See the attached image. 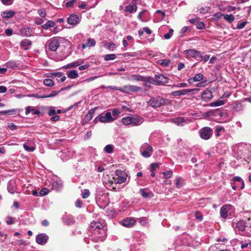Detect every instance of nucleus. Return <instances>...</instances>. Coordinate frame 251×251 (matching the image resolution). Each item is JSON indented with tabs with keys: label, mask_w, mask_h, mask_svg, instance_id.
I'll return each instance as SVG.
<instances>
[{
	"label": "nucleus",
	"mask_w": 251,
	"mask_h": 251,
	"mask_svg": "<svg viewBox=\"0 0 251 251\" xmlns=\"http://www.w3.org/2000/svg\"><path fill=\"white\" fill-rule=\"evenodd\" d=\"M172 104V101L168 99H165L160 96L151 97L148 101L149 106L153 108H158L163 105H168Z\"/></svg>",
	"instance_id": "obj_1"
},
{
	"label": "nucleus",
	"mask_w": 251,
	"mask_h": 251,
	"mask_svg": "<svg viewBox=\"0 0 251 251\" xmlns=\"http://www.w3.org/2000/svg\"><path fill=\"white\" fill-rule=\"evenodd\" d=\"M144 119L142 117L136 115L134 116H127L126 117H124L122 119V123L126 126H138L141 125Z\"/></svg>",
	"instance_id": "obj_2"
},
{
	"label": "nucleus",
	"mask_w": 251,
	"mask_h": 251,
	"mask_svg": "<svg viewBox=\"0 0 251 251\" xmlns=\"http://www.w3.org/2000/svg\"><path fill=\"white\" fill-rule=\"evenodd\" d=\"M101 224L99 222H93L91 223V227L92 230L94 231V234L98 238L97 241L101 240L102 234H105V231L103 228L101 227Z\"/></svg>",
	"instance_id": "obj_3"
},
{
	"label": "nucleus",
	"mask_w": 251,
	"mask_h": 251,
	"mask_svg": "<svg viewBox=\"0 0 251 251\" xmlns=\"http://www.w3.org/2000/svg\"><path fill=\"white\" fill-rule=\"evenodd\" d=\"M140 152L144 157L149 158L153 153V148L148 143H144L140 148Z\"/></svg>",
	"instance_id": "obj_4"
},
{
	"label": "nucleus",
	"mask_w": 251,
	"mask_h": 251,
	"mask_svg": "<svg viewBox=\"0 0 251 251\" xmlns=\"http://www.w3.org/2000/svg\"><path fill=\"white\" fill-rule=\"evenodd\" d=\"M115 176L114 177L115 182L117 184H121L126 181L127 175L126 172L120 170H116Z\"/></svg>",
	"instance_id": "obj_5"
},
{
	"label": "nucleus",
	"mask_w": 251,
	"mask_h": 251,
	"mask_svg": "<svg viewBox=\"0 0 251 251\" xmlns=\"http://www.w3.org/2000/svg\"><path fill=\"white\" fill-rule=\"evenodd\" d=\"M99 120L101 123H108L114 121L115 118L112 117L111 112H107L104 114H100L99 116L97 117L95 120Z\"/></svg>",
	"instance_id": "obj_6"
},
{
	"label": "nucleus",
	"mask_w": 251,
	"mask_h": 251,
	"mask_svg": "<svg viewBox=\"0 0 251 251\" xmlns=\"http://www.w3.org/2000/svg\"><path fill=\"white\" fill-rule=\"evenodd\" d=\"M119 91L126 93L131 92H137L142 90L141 87L135 85H126L122 87V88L118 89Z\"/></svg>",
	"instance_id": "obj_7"
},
{
	"label": "nucleus",
	"mask_w": 251,
	"mask_h": 251,
	"mask_svg": "<svg viewBox=\"0 0 251 251\" xmlns=\"http://www.w3.org/2000/svg\"><path fill=\"white\" fill-rule=\"evenodd\" d=\"M199 133L201 137L204 140L209 139L213 134L212 129L209 127H204L201 128Z\"/></svg>",
	"instance_id": "obj_8"
},
{
	"label": "nucleus",
	"mask_w": 251,
	"mask_h": 251,
	"mask_svg": "<svg viewBox=\"0 0 251 251\" xmlns=\"http://www.w3.org/2000/svg\"><path fill=\"white\" fill-rule=\"evenodd\" d=\"M49 50L51 51H55L60 47V43L57 38H52L47 43Z\"/></svg>",
	"instance_id": "obj_9"
},
{
	"label": "nucleus",
	"mask_w": 251,
	"mask_h": 251,
	"mask_svg": "<svg viewBox=\"0 0 251 251\" xmlns=\"http://www.w3.org/2000/svg\"><path fill=\"white\" fill-rule=\"evenodd\" d=\"M200 90L199 89H182L178 91H174L171 93V95L173 96H180L181 95H186L188 93L193 92V94H196Z\"/></svg>",
	"instance_id": "obj_10"
},
{
	"label": "nucleus",
	"mask_w": 251,
	"mask_h": 251,
	"mask_svg": "<svg viewBox=\"0 0 251 251\" xmlns=\"http://www.w3.org/2000/svg\"><path fill=\"white\" fill-rule=\"evenodd\" d=\"M184 54L187 58L193 57L198 58L199 57H202L201 52L194 49L184 50Z\"/></svg>",
	"instance_id": "obj_11"
},
{
	"label": "nucleus",
	"mask_w": 251,
	"mask_h": 251,
	"mask_svg": "<svg viewBox=\"0 0 251 251\" xmlns=\"http://www.w3.org/2000/svg\"><path fill=\"white\" fill-rule=\"evenodd\" d=\"M80 20L81 17L76 14H72L68 18L67 22L72 26H75L80 23Z\"/></svg>",
	"instance_id": "obj_12"
},
{
	"label": "nucleus",
	"mask_w": 251,
	"mask_h": 251,
	"mask_svg": "<svg viewBox=\"0 0 251 251\" xmlns=\"http://www.w3.org/2000/svg\"><path fill=\"white\" fill-rule=\"evenodd\" d=\"M49 239V237L45 233L39 234L36 236V241L41 245H45Z\"/></svg>",
	"instance_id": "obj_13"
},
{
	"label": "nucleus",
	"mask_w": 251,
	"mask_h": 251,
	"mask_svg": "<svg viewBox=\"0 0 251 251\" xmlns=\"http://www.w3.org/2000/svg\"><path fill=\"white\" fill-rule=\"evenodd\" d=\"M7 190L12 194L18 193L15 180L12 179L9 181L7 184Z\"/></svg>",
	"instance_id": "obj_14"
},
{
	"label": "nucleus",
	"mask_w": 251,
	"mask_h": 251,
	"mask_svg": "<svg viewBox=\"0 0 251 251\" xmlns=\"http://www.w3.org/2000/svg\"><path fill=\"white\" fill-rule=\"evenodd\" d=\"M155 78L157 83V85H165L169 82L168 77L161 74L155 75Z\"/></svg>",
	"instance_id": "obj_15"
},
{
	"label": "nucleus",
	"mask_w": 251,
	"mask_h": 251,
	"mask_svg": "<svg viewBox=\"0 0 251 251\" xmlns=\"http://www.w3.org/2000/svg\"><path fill=\"white\" fill-rule=\"evenodd\" d=\"M245 226L246 222L243 220H240L232 223V227L235 229H237L239 231H245Z\"/></svg>",
	"instance_id": "obj_16"
},
{
	"label": "nucleus",
	"mask_w": 251,
	"mask_h": 251,
	"mask_svg": "<svg viewBox=\"0 0 251 251\" xmlns=\"http://www.w3.org/2000/svg\"><path fill=\"white\" fill-rule=\"evenodd\" d=\"M201 96V99L205 101L210 100L213 97L211 91L208 89H206L203 91Z\"/></svg>",
	"instance_id": "obj_17"
},
{
	"label": "nucleus",
	"mask_w": 251,
	"mask_h": 251,
	"mask_svg": "<svg viewBox=\"0 0 251 251\" xmlns=\"http://www.w3.org/2000/svg\"><path fill=\"white\" fill-rule=\"evenodd\" d=\"M231 205L229 204H226L223 206L220 210L221 216L223 218H226L227 217V212L230 210Z\"/></svg>",
	"instance_id": "obj_18"
},
{
	"label": "nucleus",
	"mask_w": 251,
	"mask_h": 251,
	"mask_svg": "<svg viewBox=\"0 0 251 251\" xmlns=\"http://www.w3.org/2000/svg\"><path fill=\"white\" fill-rule=\"evenodd\" d=\"M141 195L145 199L151 198L153 197V194L151 191L148 189L142 188L139 190Z\"/></svg>",
	"instance_id": "obj_19"
},
{
	"label": "nucleus",
	"mask_w": 251,
	"mask_h": 251,
	"mask_svg": "<svg viewBox=\"0 0 251 251\" xmlns=\"http://www.w3.org/2000/svg\"><path fill=\"white\" fill-rule=\"evenodd\" d=\"M136 224V221L131 218L125 219L122 221V225L127 227H131Z\"/></svg>",
	"instance_id": "obj_20"
},
{
	"label": "nucleus",
	"mask_w": 251,
	"mask_h": 251,
	"mask_svg": "<svg viewBox=\"0 0 251 251\" xmlns=\"http://www.w3.org/2000/svg\"><path fill=\"white\" fill-rule=\"evenodd\" d=\"M126 79L133 81H144V76L139 75H132L130 76H128Z\"/></svg>",
	"instance_id": "obj_21"
},
{
	"label": "nucleus",
	"mask_w": 251,
	"mask_h": 251,
	"mask_svg": "<svg viewBox=\"0 0 251 251\" xmlns=\"http://www.w3.org/2000/svg\"><path fill=\"white\" fill-rule=\"evenodd\" d=\"M96 42L95 39L93 38H88L85 44H82V48L84 49L87 47H92L96 45Z\"/></svg>",
	"instance_id": "obj_22"
},
{
	"label": "nucleus",
	"mask_w": 251,
	"mask_h": 251,
	"mask_svg": "<svg viewBox=\"0 0 251 251\" xmlns=\"http://www.w3.org/2000/svg\"><path fill=\"white\" fill-rule=\"evenodd\" d=\"M203 78V75L201 73H199L197 74L194 77L189 78L188 81L189 83L192 84L194 82L199 81L202 80Z\"/></svg>",
	"instance_id": "obj_23"
},
{
	"label": "nucleus",
	"mask_w": 251,
	"mask_h": 251,
	"mask_svg": "<svg viewBox=\"0 0 251 251\" xmlns=\"http://www.w3.org/2000/svg\"><path fill=\"white\" fill-rule=\"evenodd\" d=\"M245 222H246L245 232L249 235H251V217L247 219Z\"/></svg>",
	"instance_id": "obj_24"
},
{
	"label": "nucleus",
	"mask_w": 251,
	"mask_h": 251,
	"mask_svg": "<svg viewBox=\"0 0 251 251\" xmlns=\"http://www.w3.org/2000/svg\"><path fill=\"white\" fill-rule=\"evenodd\" d=\"M15 14V12L13 10H6L3 11L1 16L4 18H10Z\"/></svg>",
	"instance_id": "obj_25"
},
{
	"label": "nucleus",
	"mask_w": 251,
	"mask_h": 251,
	"mask_svg": "<svg viewBox=\"0 0 251 251\" xmlns=\"http://www.w3.org/2000/svg\"><path fill=\"white\" fill-rule=\"evenodd\" d=\"M137 9V6L136 4H129L125 8V11L130 13H134Z\"/></svg>",
	"instance_id": "obj_26"
},
{
	"label": "nucleus",
	"mask_w": 251,
	"mask_h": 251,
	"mask_svg": "<svg viewBox=\"0 0 251 251\" xmlns=\"http://www.w3.org/2000/svg\"><path fill=\"white\" fill-rule=\"evenodd\" d=\"M21 34L24 36L26 37H29L31 36L32 32V30L29 28H23L21 29Z\"/></svg>",
	"instance_id": "obj_27"
},
{
	"label": "nucleus",
	"mask_w": 251,
	"mask_h": 251,
	"mask_svg": "<svg viewBox=\"0 0 251 251\" xmlns=\"http://www.w3.org/2000/svg\"><path fill=\"white\" fill-rule=\"evenodd\" d=\"M173 121L177 126H183L185 123L186 120L183 117H178L174 119Z\"/></svg>",
	"instance_id": "obj_28"
},
{
	"label": "nucleus",
	"mask_w": 251,
	"mask_h": 251,
	"mask_svg": "<svg viewBox=\"0 0 251 251\" xmlns=\"http://www.w3.org/2000/svg\"><path fill=\"white\" fill-rule=\"evenodd\" d=\"M67 76L69 78L75 79L78 76L77 72L76 70H72L67 73Z\"/></svg>",
	"instance_id": "obj_29"
},
{
	"label": "nucleus",
	"mask_w": 251,
	"mask_h": 251,
	"mask_svg": "<svg viewBox=\"0 0 251 251\" xmlns=\"http://www.w3.org/2000/svg\"><path fill=\"white\" fill-rule=\"evenodd\" d=\"M144 81H147L151 84L157 85V83L156 82V78H155V76L154 78L151 76H144Z\"/></svg>",
	"instance_id": "obj_30"
},
{
	"label": "nucleus",
	"mask_w": 251,
	"mask_h": 251,
	"mask_svg": "<svg viewBox=\"0 0 251 251\" xmlns=\"http://www.w3.org/2000/svg\"><path fill=\"white\" fill-rule=\"evenodd\" d=\"M62 187V183L58 181H54L52 183V188L56 191L60 190Z\"/></svg>",
	"instance_id": "obj_31"
},
{
	"label": "nucleus",
	"mask_w": 251,
	"mask_h": 251,
	"mask_svg": "<svg viewBox=\"0 0 251 251\" xmlns=\"http://www.w3.org/2000/svg\"><path fill=\"white\" fill-rule=\"evenodd\" d=\"M64 222L67 225H70L74 222V218L70 215H66L63 217Z\"/></svg>",
	"instance_id": "obj_32"
},
{
	"label": "nucleus",
	"mask_w": 251,
	"mask_h": 251,
	"mask_svg": "<svg viewBox=\"0 0 251 251\" xmlns=\"http://www.w3.org/2000/svg\"><path fill=\"white\" fill-rule=\"evenodd\" d=\"M175 184L177 188H180L184 184V180L181 177H177L175 180Z\"/></svg>",
	"instance_id": "obj_33"
},
{
	"label": "nucleus",
	"mask_w": 251,
	"mask_h": 251,
	"mask_svg": "<svg viewBox=\"0 0 251 251\" xmlns=\"http://www.w3.org/2000/svg\"><path fill=\"white\" fill-rule=\"evenodd\" d=\"M31 44V42L28 39L24 40L21 43V46L25 47L26 50L27 49L28 47L30 46Z\"/></svg>",
	"instance_id": "obj_34"
},
{
	"label": "nucleus",
	"mask_w": 251,
	"mask_h": 251,
	"mask_svg": "<svg viewBox=\"0 0 251 251\" xmlns=\"http://www.w3.org/2000/svg\"><path fill=\"white\" fill-rule=\"evenodd\" d=\"M43 83L44 85L47 87H52L54 84V81L50 78H46L44 80Z\"/></svg>",
	"instance_id": "obj_35"
},
{
	"label": "nucleus",
	"mask_w": 251,
	"mask_h": 251,
	"mask_svg": "<svg viewBox=\"0 0 251 251\" xmlns=\"http://www.w3.org/2000/svg\"><path fill=\"white\" fill-rule=\"evenodd\" d=\"M55 25V23L52 21H48L46 24L42 25L43 28L48 29L49 27H53Z\"/></svg>",
	"instance_id": "obj_36"
},
{
	"label": "nucleus",
	"mask_w": 251,
	"mask_h": 251,
	"mask_svg": "<svg viewBox=\"0 0 251 251\" xmlns=\"http://www.w3.org/2000/svg\"><path fill=\"white\" fill-rule=\"evenodd\" d=\"M225 104V101L223 100H218L210 103L212 107H217L223 105Z\"/></svg>",
	"instance_id": "obj_37"
},
{
	"label": "nucleus",
	"mask_w": 251,
	"mask_h": 251,
	"mask_svg": "<svg viewBox=\"0 0 251 251\" xmlns=\"http://www.w3.org/2000/svg\"><path fill=\"white\" fill-rule=\"evenodd\" d=\"M114 151V146L111 144L106 145L104 148V151L108 153H111Z\"/></svg>",
	"instance_id": "obj_38"
},
{
	"label": "nucleus",
	"mask_w": 251,
	"mask_h": 251,
	"mask_svg": "<svg viewBox=\"0 0 251 251\" xmlns=\"http://www.w3.org/2000/svg\"><path fill=\"white\" fill-rule=\"evenodd\" d=\"M224 18L227 21V22L229 23H231L233 22L235 18L233 15L230 14V15H225L224 16Z\"/></svg>",
	"instance_id": "obj_39"
},
{
	"label": "nucleus",
	"mask_w": 251,
	"mask_h": 251,
	"mask_svg": "<svg viewBox=\"0 0 251 251\" xmlns=\"http://www.w3.org/2000/svg\"><path fill=\"white\" fill-rule=\"evenodd\" d=\"M159 62L160 65L164 67L168 66L171 62L170 60L169 59H162L159 60Z\"/></svg>",
	"instance_id": "obj_40"
},
{
	"label": "nucleus",
	"mask_w": 251,
	"mask_h": 251,
	"mask_svg": "<svg viewBox=\"0 0 251 251\" xmlns=\"http://www.w3.org/2000/svg\"><path fill=\"white\" fill-rule=\"evenodd\" d=\"M48 109H49V112L48 114L50 116H52L53 115H55L56 111H55V108L53 106H49L48 107Z\"/></svg>",
	"instance_id": "obj_41"
},
{
	"label": "nucleus",
	"mask_w": 251,
	"mask_h": 251,
	"mask_svg": "<svg viewBox=\"0 0 251 251\" xmlns=\"http://www.w3.org/2000/svg\"><path fill=\"white\" fill-rule=\"evenodd\" d=\"M115 58H116V55L114 54H106L104 56V60L105 61L114 60Z\"/></svg>",
	"instance_id": "obj_42"
},
{
	"label": "nucleus",
	"mask_w": 251,
	"mask_h": 251,
	"mask_svg": "<svg viewBox=\"0 0 251 251\" xmlns=\"http://www.w3.org/2000/svg\"><path fill=\"white\" fill-rule=\"evenodd\" d=\"M23 147L24 149L27 151L32 152L35 150V148L33 147H29L26 143L23 144Z\"/></svg>",
	"instance_id": "obj_43"
},
{
	"label": "nucleus",
	"mask_w": 251,
	"mask_h": 251,
	"mask_svg": "<svg viewBox=\"0 0 251 251\" xmlns=\"http://www.w3.org/2000/svg\"><path fill=\"white\" fill-rule=\"evenodd\" d=\"M60 91H53L52 92L48 95H46V98L54 97L57 96L59 93Z\"/></svg>",
	"instance_id": "obj_44"
},
{
	"label": "nucleus",
	"mask_w": 251,
	"mask_h": 251,
	"mask_svg": "<svg viewBox=\"0 0 251 251\" xmlns=\"http://www.w3.org/2000/svg\"><path fill=\"white\" fill-rule=\"evenodd\" d=\"M75 1L76 0H65L66 5L68 7H72Z\"/></svg>",
	"instance_id": "obj_45"
},
{
	"label": "nucleus",
	"mask_w": 251,
	"mask_h": 251,
	"mask_svg": "<svg viewBox=\"0 0 251 251\" xmlns=\"http://www.w3.org/2000/svg\"><path fill=\"white\" fill-rule=\"evenodd\" d=\"M112 110V114L113 116H117L118 115L121 114L122 113V111L117 109V108H113L111 109Z\"/></svg>",
	"instance_id": "obj_46"
},
{
	"label": "nucleus",
	"mask_w": 251,
	"mask_h": 251,
	"mask_svg": "<svg viewBox=\"0 0 251 251\" xmlns=\"http://www.w3.org/2000/svg\"><path fill=\"white\" fill-rule=\"evenodd\" d=\"M174 33V30L173 29H170L169 30V33H166L164 35V37L165 39H169L173 35Z\"/></svg>",
	"instance_id": "obj_47"
},
{
	"label": "nucleus",
	"mask_w": 251,
	"mask_h": 251,
	"mask_svg": "<svg viewBox=\"0 0 251 251\" xmlns=\"http://www.w3.org/2000/svg\"><path fill=\"white\" fill-rule=\"evenodd\" d=\"M163 175L166 178H171L173 175L172 171H168L163 173Z\"/></svg>",
	"instance_id": "obj_48"
},
{
	"label": "nucleus",
	"mask_w": 251,
	"mask_h": 251,
	"mask_svg": "<svg viewBox=\"0 0 251 251\" xmlns=\"http://www.w3.org/2000/svg\"><path fill=\"white\" fill-rule=\"evenodd\" d=\"M173 86L176 88H184L187 87V84L186 83L183 82L178 84H174Z\"/></svg>",
	"instance_id": "obj_49"
},
{
	"label": "nucleus",
	"mask_w": 251,
	"mask_h": 251,
	"mask_svg": "<svg viewBox=\"0 0 251 251\" xmlns=\"http://www.w3.org/2000/svg\"><path fill=\"white\" fill-rule=\"evenodd\" d=\"M90 194L89 191L85 189L82 192L81 196L83 199H86L89 196Z\"/></svg>",
	"instance_id": "obj_50"
},
{
	"label": "nucleus",
	"mask_w": 251,
	"mask_h": 251,
	"mask_svg": "<svg viewBox=\"0 0 251 251\" xmlns=\"http://www.w3.org/2000/svg\"><path fill=\"white\" fill-rule=\"evenodd\" d=\"M83 63V61H75L71 63L72 68L80 66Z\"/></svg>",
	"instance_id": "obj_51"
},
{
	"label": "nucleus",
	"mask_w": 251,
	"mask_h": 251,
	"mask_svg": "<svg viewBox=\"0 0 251 251\" xmlns=\"http://www.w3.org/2000/svg\"><path fill=\"white\" fill-rule=\"evenodd\" d=\"M62 73L57 72V73H51L50 75H48V76H50V77L54 76V77H60L62 76Z\"/></svg>",
	"instance_id": "obj_52"
},
{
	"label": "nucleus",
	"mask_w": 251,
	"mask_h": 251,
	"mask_svg": "<svg viewBox=\"0 0 251 251\" xmlns=\"http://www.w3.org/2000/svg\"><path fill=\"white\" fill-rule=\"evenodd\" d=\"M15 221L14 220V219L11 217H8L7 218V220L6 221V223L7 225H10L13 224L14 223Z\"/></svg>",
	"instance_id": "obj_53"
},
{
	"label": "nucleus",
	"mask_w": 251,
	"mask_h": 251,
	"mask_svg": "<svg viewBox=\"0 0 251 251\" xmlns=\"http://www.w3.org/2000/svg\"><path fill=\"white\" fill-rule=\"evenodd\" d=\"M48 193L49 190L47 188H43L40 191L39 194L41 196H44L47 195Z\"/></svg>",
	"instance_id": "obj_54"
},
{
	"label": "nucleus",
	"mask_w": 251,
	"mask_h": 251,
	"mask_svg": "<svg viewBox=\"0 0 251 251\" xmlns=\"http://www.w3.org/2000/svg\"><path fill=\"white\" fill-rule=\"evenodd\" d=\"M195 217H196V218L197 220H199L200 221H201L202 220V216L201 213L199 211L196 212Z\"/></svg>",
	"instance_id": "obj_55"
},
{
	"label": "nucleus",
	"mask_w": 251,
	"mask_h": 251,
	"mask_svg": "<svg viewBox=\"0 0 251 251\" xmlns=\"http://www.w3.org/2000/svg\"><path fill=\"white\" fill-rule=\"evenodd\" d=\"M247 21H244L243 22H242L239 24H238V25H237V28L238 29H242L243 28L245 25L247 24Z\"/></svg>",
	"instance_id": "obj_56"
},
{
	"label": "nucleus",
	"mask_w": 251,
	"mask_h": 251,
	"mask_svg": "<svg viewBox=\"0 0 251 251\" xmlns=\"http://www.w3.org/2000/svg\"><path fill=\"white\" fill-rule=\"evenodd\" d=\"M17 111H18V110L16 109H12L6 110L7 114H9V115H14L17 113Z\"/></svg>",
	"instance_id": "obj_57"
},
{
	"label": "nucleus",
	"mask_w": 251,
	"mask_h": 251,
	"mask_svg": "<svg viewBox=\"0 0 251 251\" xmlns=\"http://www.w3.org/2000/svg\"><path fill=\"white\" fill-rule=\"evenodd\" d=\"M224 130V128L222 126H217L216 127V136H220V133L219 132L222 131V130Z\"/></svg>",
	"instance_id": "obj_58"
},
{
	"label": "nucleus",
	"mask_w": 251,
	"mask_h": 251,
	"mask_svg": "<svg viewBox=\"0 0 251 251\" xmlns=\"http://www.w3.org/2000/svg\"><path fill=\"white\" fill-rule=\"evenodd\" d=\"M159 165L158 163H152L151 165V172H154L156 168L159 167Z\"/></svg>",
	"instance_id": "obj_59"
},
{
	"label": "nucleus",
	"mask_w": 251,
	"mask_h": 251,
	"mask_svg": "<svg viewBox=\"0 0 251 251\" xmlns=\"http://www.w3.org/2000/svg\"><path fill=\"white\" fill-rule=\"evenodd\" d=\"M38 13L39 15L42 17H45L46 16V13L43 9H39L38 10Z\"/></svg>",
	"instance_id": "obj_60"
},
{
	"label": "nucleus",
	"mask_w": 251,
	"mask_h": 251,
	"mask_svg": "<svg viewBox=\"0 0 251 251\" xmlns=\"http://www.w3.org/2000/svg\"><path fill=\"white\" fill-rule=\"evenodd\" d=\"M223 16V15L220 12L215 13L213 15L214 18L216 20L220 19Z\"/></svg>",
	"instance_id": "obj_61"
},
{
	"label": "nucleus",
	"mask_w": 251,
	"mask_h": 251,
	"mask_svg": "<svg viewBox=\"0 0 251 251\" xmlns=\"http://www.w3.org/2000/svg\"><path fill=\"white\" fill-rule=\"evenodd\" d=\"M116 47V45L113 43H110L107 47L108 49L111 50H113Z\"/></svg>",
	"instance_id": "obj_62"
},
{
	"label": "nucleus",
	"mask_w": 251,
	"mask_h": 251,
	"mask_svg": "<svg viewBox=\"0 0 251 251\" xmlns=\"http://www.w3.org/2000/svg\"><path fill=\"white\" fill-rule=\"evenodd\" d=\"M82 202L80 200H77L75 203V205L76 207L80 208L82 207Z\"/></svg>",
	"instance_id": "obj_63"
},
{
	"label": "nucleus",
	"mask_w": 251,
	"mask_h": 251,
	"mask_svg": "<svg viewBox=\"0 0 251 251\" xmlns=\"http://www.w3.org/2000/svg\"><path fill=\"white\" fill-rule=\"evenodd\" d=\"M59 120V116L56 115H54L51 116L50 120L53 122H56Z\"/></svg>",
	"instance_id": "obj_64"
}]
</instances>
